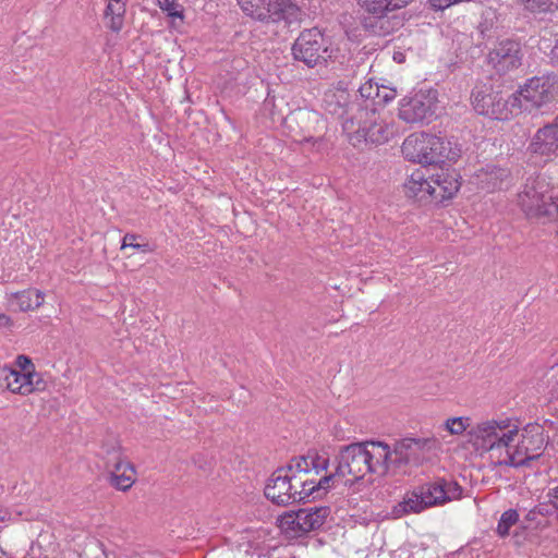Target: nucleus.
Instances as JSON below:
<instances>
[{
	"mask_svg": "<svg viewBox=\"0 0 558 558\" xmlns=\"http://www.w3.org/2000/svg\"><path fill=\"white\" fill-rule=\"evenodd\" d=\"M558 90L555 76H535L530 78L517 93L511 95L514 112L539 108L550 102Z\"/></svg>",
	"mask_w": 558,
	"mask_h": 558,
	"instance_id": "0eeeda50",
	"label": "nucleus"
},
{
	"mask_svg": "<svg viewBox=\"0 0 558 558\" xmlns=\"http://www.w3.org/2000/svg\"><path fill=\"white\" fill-rule=\"evenodd\" d=\"M551 58L558 61V38L556 39L555 46L551 49Z\"/></svg>",
	"mask_w": 558,
	"mask_h": 558,
	"instance_id": "79ce46f5",
	"label": "nucleus"
},
{
	"mask_svg": "<svg viewBox=\"0 0 558 558\" xmlns=\"http://www.w3.org/2000/svg\"><path fill=\"white\" fill-rule=\"evenodd\" d=\"M15 300L21 312L34 311L40 307L45 300V294L40 290L27 289L11 295Z\"/></svg>",
	"mask_w": 558,
	"mask_h": 558,
	"instance_id": "cd10ccee",
	"label": "nucleus"
},
{
	"mask_svg": "<svg viewBox=\"0 0 558 558\" xmlns=\"http://www.w3.org/2000/svg\"><path fill=\"white\" fill-rule=\"evenodd\" d=\"M509 178V171L496 166H487L476 173L477 182L482 189L495 191L501 189L504 182Z\"/></svg>",
	"mask_w": 558,
	"mask_h": 558,
	"instance_id": "393cba45",
	"label": "nucleus"
},
{
	"mask_svg": "<svg viewBox=\"0 0 558 558\" xmlns=\"http://www.w3.org/2000/svg\"><path fill=\"white\" fill-rule=\"evenodd\" d=\"M243 12L263 22H284L287 26L302 20L300 8L291 0H238Z\"/></svg>",
	"mask_w": 558,
	"mask_h": 558,
	"instance_id": "423d86ee",
	"label": "nucleus"
},
{
	"mask_svg": "<svg viewBox=\"0 0 558 558\" xmlns=\"http://www.w3.org/2000/svg\"><path fill=\"white\" fill-rule=\"evenodd\" d=\"M326 51L324 35L317 28L303 31L292 46L294 59L308 68L315 66Z\"/></svg>",
	"mask_w": 558,
	"mask_h": 558,
	"instance_id": "2eb2a0df",
	"label": "nucleus"
},
{
	"mask_svg": "<svg viewBox=\"0 0 558 558\" xmlns=\"http://www.w3.org/2000/svg\"><path fill=\"white\" fill-rule=\"evenodd\" d=\"M433 187L435 190V202L440 203L451 198L460 189V182L454 173L440 169L439 172L432 174Z\"/></svg>",
	"mask_w": 558,
	"mask_h": 558,
	"instance_id": "5701e85b",
	"label": "nucleus"
},
{
	"mask_svg": "<svg viewBox=\"0 0 558 558\" xmlns=\"http://www.w3.org/2000/svg\"><path fill=\"white\" fill-rule=\"evenodd\" d=\"M107 468L110 470V484L119 490H128L136 481L134 465L122 457L121 448L117 440L106 449Z\"/></svg>",
	"mask_w": 558,
	"mask_h": 558,
	"instance_id": "4468645a",
	"label": "nucleus"
},
{
	"mask_svg": "<svg viewBox=\"0 0 558 558\" xmlns=\"http://www.w3.org/2000/svg\"><path fill=\"white\" fill-rule=\"evenodd\" d=\"M299 510L295 512H289L281 517L280 519V526L281 529L286 531H291L295 534H302L301 533V521H299Z\"/></svg>",
	"mask_w": 558,
	"mask_h": 558,
	"instance_id": "f704fd0d",
	"label": "nucleus"
},
{
	"mask_svg": "<svg viewBox=\"0 0 558 558\" xmlns=\"http://www.w3.org/2000/svg\"><path fill=\"white\" fill-rule=\"evenodd\" d=\"M471 417L469 416H457L449 417L444 423V428L453 436H460L472 427Z\"/></svg>",
	"mask_w": 558,
	"mask_h": 558,
	"instance_id": "2f4dec72",
	"label": "nucleus"
},
{
	"mask_svg": "<svg viewBox=\"0 0 558 558\" xmlns=\"http://www.w3.org/2000/svg\"><path fill=\"white\" fill-rule=\"evenodd\" d=\"M529 150L546 158L558 156V116L533 135Z\"/></svg>",
	"mask_w": 558,
	"mask_h": 558,
	"instance_id": "a211bd4d",
	"label": "nucleus"
},
{
	"mask_svg": "<svg viewBox=\"0 0 558 558\" xmlns=\"http://www.w3.org/2000/svg\"><path fill=\"white\" fill-rule=\"evenodd\" d=\"M487 62L499 74L518 69L522 63L520 44L514 40H502L487 54Z\"/></svg>",
	"mask_w": 558,
	"mask_h": 558,
	"instance_id": "dca6fc26",
	"label": "nucleus"
},
{
	"mask_svg": "<svg viewBox=\"0 0 558 558\" xmlns=\"http://www.w3.org/2000/svg\"><path fill=\"white\" fill-rule=\"evenodd\" d=\"M316 131L317 130L314 131V133H313L314 135H315ZM313 140H315V142H318V141H320V137H317V138L314 137Z\"/></svg>",
	"mask_w": 558,
	"mask_h": 558,
	"instance_id": "c03bdc74",
	"label": "nucleus"
},
{
	"mask_svg": "<svg viewBox=\"0 0 558 558\" xmlns=\"http://www.w3.org/2000/svg\"><path fill=\"white\" fill-rule=\"evenodd\" d=\"M329 457L326 453L308 451L304 456L294 457L284 465V472L291 477V493L295 502L302 501L320 490H327L333 483V476L317 478L320 472L326 471Z\"/></svg>",
	"mask_w": 558,
	"mask_h": 558,
	"instance_id": "f257e3e1",
	"label": "nucleus"
},
{
	"mask_svg": "<svg viewBox=\"0 0 558 558\" xmlns=\"http://www.w3.org/2000/svg\"><path fill=\"white\" fill-rule=\"evenodd\" d=\"M544 429L538 424H530L513 442L506 447V457L499 461V464L514 468L529 465L531 461L537 460L545 448Z\"/></svg>",
	"mask_w": 558,
	"mask_h": 558,
	"instance_id": "39448f33",
	"label": "nucleus"
},
{
	"mask_svg": "<svg viewBox=\"0 0 558 558\" xmlns=\"http://www.w3.org/2000/svg\"><path fill=\"white\" fill-rule=\"evenodd\" d=\"M424 498L420 494L418 489L408 493L402 502L395 507L393 513L397 517H401L408 513H420L425 510L427 505L424 502Z\"/></svg>",
	"mask_w": 558,
	"mask_h": 558,
	"instance_id": "c85d7f7f",
	"label": "nucleus"
},
{
	"mask_svg": "<svg viewBox=\"0 0 558 558\" xmlns=\"http://www.w3.org/2000/svg\"><path fill=\"white\" fill-rule=\"evenodd\" d=\"M430 175L426 169L414 170L403 185L405 195L418 202L435 201Z\"/></svg>",
	"mask_w": 558,
	"mask_h": 558,
	"instance_id": "412c9836",
	"label": "nucleus"
},
{
	"mask_svg": "<svg viewBox=\"0 0 558 558\" xmlns=\"http://www.w3.org/2000/svg\"><path fill=\"white\" fill-rule=\"evenodd\" d=\"M126 4L123 0H109L105 10V16L110 17L108 27L113 32H119L123 27Z\"/></svg>",
	"mask_w": 558,
	"mask_h": 558,
	"instance_id": "c756f323",
	"label": "nucleus"
},
{
	"mask_svg": "<svg viewBox=\"0 0 558 558\" xmlns=\"http://www.w3.org/2000/svg\"><path fill=\"white\" fill-rule=\"evenodd\" d=\"M466 437L475 451L484 453L509 447L518 437V427L509 420H487L472 426Z\"/></svg>",
	"mask_w": 558,
	"mask_h": 558,
	"instance_id": "20e7f679",
	"label": "nucleus"
},
{
	"mask_svg": "<svg viewBox=\"0 0 558 558\" xmlns=\"http://www.w3.org/2000/svg\"><path fill=\"white\" fill-rule=\"evenodd\" d=\"M437 92L418 90L400 101L399 118L407 123H422L435 116Z\"/></svg>",
	"mask_w": 558,
	"mask_h": 558,
	"instance_id": "ddd939ff",
	"label": "nucleus"
},
{
	"mask_svg": "<svg viewBox=\"0 0 558 558\" xmlns=\"http://www.w3.org/2000/svg\"><path fill=\"white\" fill-rule=\"evenodd\" d=\"M16 365L21 368V374H26L35 371L32 360L26 355H19L16 357Z\"/></svg>",
	"mask_w": 558,
	"mask_h": 558,
	"instance_id": "58836bf2",
	"label": "nucleus"
},
{
	"mask_svg": "<svg viewBox=\"0 0 558 558\" xmlns=\"http://www.w3.org/2000/svg\"><path fill=\"white\" fill-rule=\"evenodd\" d=\"M412 0H360L364 11L363 28L375 36H387L403 26L404 17L400 12Z\"/></svg>",
	"mask_w": 558,
	"mask_h": 558,
	"instance_id": "f03ea898",
	"label": "nucleus"
},
{
	"mask_svg": "<svg viewBox=\"0 0 558 558\" xmlns=\"http://www.w3.org/2000/svg\"><path fill=\"white\" fill-rule=\"evenodd\" d=\"M439 445V440L435 437H407L396 441L393 445V471L397 472L409 464L420 465L425 459V453L437 449Z\"/></svg>",
	"mask_w": 558,
	"mask_h": 558,
	"instance_id": "f8f14e48",
	"label": "nucleus"
},
{
	"mask_svg": "<svg viewBox=\"0 0 558 558\" xmlns=\"http://www.w3.org/2000/svg\"><path fill=\"white\" fill-rule=\"evenodd\" d=\"M330 514L328 507H310L299 509V521H301V533L305 534L323 526Z\"/></svg>",
	"mask_w": 558,
	"mask_h": 558,
	"instance_id": "b1692460",
	"label": "nucleus"
},
{
	"mask_svg": "<svg viewBox=\"0 0 558 558\" xmlns=\"http://www.w3.org/2000/svg\"><path fill=\"white\" fill-rule=\"evenodd\" d=\"M29 373L21 374V372L16 369L4 366L0 368V386L5 387L13 393L27 396L26 390H24V388Z\"/></svg>",
	"mask_w": 558,
	"mask_h": 558,
	"instance_id": "bb28decb",
	"label": "nucleus"
},
{
	"mask_svg": "<svg viewBox=\"0 0 558 558\" xmlns=\"http://www.w3.org/2000/svg\"><path fill=\"white\" fill-rule=\"evenodd\" d=\"M519 521V513L514 509H509L501 514L497 525V533L505 537L509 534V530Z\"/></svg>",
	"mask_w": 558,
	"mask_h": 558,
	"instance_id": "473e14b6",
	"label": "nucleus"
},
{
	"mask_svg": "<svg viewBox=\"0 0 558 558\" xmlns=\"http://www.w3.org/2000/svg\"><path fill=\"white\" fill-rule=\"evenodd\" d=\"M518 203L527 217L551 215L553 208L557 210L558 201L548 195V185L544 179L536 178L529 181L518 195Z\"/></svg>",
	"mask_w": 558,
	"mask_h": 558,
	"instance_id": "9b49d317",
	"label": "nucleus"
},
{
	"mask_svg": "<svg viewBox=\"0 0 558 558\" xmlns=\"http://www.w3.org/2000/svg\"><path fill=\"white\" fill-rule=\"evenodd\" d=\"M523 9L533 14L553 13L558 9L556 0H518Z\"/></svg>",
	"mask_w": 558,
	"mask_h": 558,
	"instance_id": "7c9ffc66",
	"label": "nucleus"
},
{
	"mask_svg": "<svg viewBox=\"0 0 558 558\" xmlns=\"http://www.w3.org/2000/svg\"><path fill=\"white\" fill-rule=\"evenodd\" d=\"M360 118H365L363 125L354 130L353 119H347L342 128L348 134L350 143L354 147L361 148L367 144H383L388 141L391 131L388 124L381 120L375 111H360Z\"/></svg>",
	"mask_w": 558,
	"mask_h": 558,
	"instance_id": "1a4fd4ad",
	"label": "nucleus"
},
{
	"mask_svg": "<svg viewBox=\"0 0 558 558\" xmlns=\"http://www.w3.org/2000/svg\"><path fill=\"white\" fill-rule=\"evenodd\" d=\"M416 488L428 508L459 499L462 495V488L457 482L446 481L445 478L423 484Z\"/></svg>",
	"mask_w": 558,
	"mask_h": 558,
	"instance_id": "f3484780",
	"label": "nucleus"
},
{
	"mask_svg": "<svg viewBox=\"0 0 558 558\" xmlns=\"http://www.w3.org/2000/svg\"><path fill=\"white\" fill-rule=\"evenodd\" d=\"M367 462L371 464V473L380 475L387 474L390 470L393 471L392 460L395 458L393 449L380 441L367 442Z\"/></svg>",
	"mask_w": 558,
	"mask_h": 558,
	"instance_id": "4be33fe9",
	"label": "nucleus"
},
{
	"mask_svg": "<svg viewBox=\"0 0 558 558\" xmlns=\"http://www.w3.org/2000/svg\"><path fill=\"white\" fill-rule=\"evenodd\" d=\"M157 4L168 16L183 20V7L175 0H157Z\"/></svg>",
	"mask_w": 558,
	"mask_h": 558,
	"instance_id": "c9c22d12",
	"label": "nucleus"
},
{
	"mask_svg": "<svg viewBox=\"0 0 558 558\" xmlns=\"http://www.w3.org/2000/svg\"><path fill=\"white\" fill-rule=\"evenodd\" d=\"M13 326V320L10 316L4 313H0V327L11 328Z\"/></svg>",
	"mask_w": 558,
	"mask_h": 558,
	"instance_id": "ea45409f",
	"label": "nucleus"
},
{
	"mask_svg": "<svg viewBox=\"0 0 558 558\" xmlns=\"http://www.w3.org/2000/svg\"><path fill=\"white\" fill-rule=\"evenodd\" d=\"M290 122L300 125L304 133L299 141L311 142L314 138V131L317 125L323 123V120L317 112L300 110L290 117Z\"/></svg>",
	"mask_w": 558,
	"mask_h": 558,
	"instance_id": "a878e982",
	"label": "nucleus"
},
{
	"mask_svg": "<svg viewBox=\"0 0 558 558\" xmlns=\"http://www.w3.org/2000/svg\"><path fill=\"white\" fill-rule=\"evenodd\" d=\"M140 238H141L140 234L126 233L122 239L121 250H125L126 247H132V248L140 250L143 253H151L155 251V247L151 246L148 242L137 243L136 241Z\"/></svg>",
	"mask_w": 558,
	"mask_h": 558,
	"instance_id": "72a5a7b5",
	"label": "nucleus"
},
{
	"mask_svg": "<svg viewBox=\"0 0 558 558\" xmlns=\"http://www.w3.org/2000/svg\"><path fill=\"white\" fill-rule=\"evenodd\" d=\"M316 131L317 130L314 131V133H313L314 135H315ZM313 140H315V142H318V141H320V137H317V138L314 137Z\"/></svg>",
	"mask_w": 558,
	"mask_h": 558,
	"instance_id": "37998d69",
	"label": "nucleus"
},
{
	"mask_svg": "<svg viewBox=\"0 0 558 558\" xmlns=\"http://www.w3.org/2000/svg\"><path fill=\"white\" fill-rule=\"evenodd\" d=\"M367 457V442H354L344 446L337 456L336 472L328 476H333V480L337 477L343 478L345 485H352L371 473Z\"/></svg>",
	"mask_w": 558,
	"mask_h": 558,
	"instance_id": "6e6552de",
	"label": "nucleus"
},
{
	"mask_svg": "<svg viewBox=\"0 0 558 558\" xmlns=\"http://www.w3.org/2000/svg\"><path fill=\"white\" fill-rule=\"evenodd\" d=\"M291 477L284 472V466L278 468L265 486V496L271 502L287 506L295 502V496L291 493Z\"/></svg>",
	"mask_w": 558,
	"mask_h": 558,
	"instance_id": "6ab92c4d",
	"label": "nucleus"
},
{
	"mask_svg": "<svg viewBox=\"0 0 558 558\" xmlns=\"http://www.w3.org/2000/svg\"><path fill=\"white\" fill-rule=\"evenodd\" d=\"M471 100L478 114L492 119L508 120L514 113L511 95L506 99L501 92L494 90L488 84L476 85L472 90Z\"/></svg>",
	"mask_w": 558,
	"mask_h": 558,
	"instance_id": "9d476101",
	"label": "nucleus"
},
{
	"mask_svg": "<svg viewBox=\"0 0 558 558\" xmlns=\"http://www.w3.org/2000/svg\"><path fill=\"white\" fill-rule=\"evenodd\" d=\"M401 150L405 159L424 166L438 165L446 159L453 160L457 156L451 151L448 141L425 132L409 135Z\"/></svg>",
	"mask_w": 558,
	"mask_h": 558,
	"instance_id": "7ed1b4c3",
	"label": "nucleus"
},
{
	"mask_svg": "<svg viewBox=\"0 0 558 558\" xmlns=\"http://www.w3.org/2000/svg\"><path fill=\"white\" fill-rule=\"evenodd\" d=\"M397 96V90L387 86H377L375 97L378 98V102L388 104Z\"/></svg>",
	"mask_w": 558,
	"mask_h": 558,
	"instance_id": "4c0bfd02",
	"label": "nucleus"
},
{
	"mask_svg": "<svg viewBox=\"0 0 558 558\" xmlns=\"http://www.w3.org/2000/svg\"><path fill=\"white\" fill-rule=\"evenodd\" d=\"M47 387L46 381L43 379V376L39 373L31 372L28 378L26 379V385L24 390H26V395H29L34 391H44Z\"/></svg>",
	"mask_w": 558,
	"mask_h": 558,
	"instance_id": "e433bc0d",
	"label": "nucleus"
},
{
	"mask_svg": "<svg viewBox=\"0 0 558 558\" xmlns=\"http://www.w3.org/2000/svg\"><path fill=\"white\" fill-rule=\"evenodd\" d=\"M372 89H373V86L369 84L368 86H361L360 88V93L363 97H366V98H372L374 97L372 95Z\"/></svg>",
	"mask_w": 558,
	"mask_h": 558,
	"instance_id": "a19ab883",
	"label": "nucleus"
},
{
	"mask_svg": "<svg viewBox=\"0 0 558 558\" xmlns=\"http://www.w3.org/2000/svg\"><path fill=\"white\" fill-rule=\"evenodd\" d=\"M323 107L328 113L339 119H343L354 107L351 95L342 82L325 92Z\"/></svg>",
	"mask_w": 558,
	"mask_h": 558,
	"instance_id": "aec40b11",
	"label": "nucleus"
}]
</instances>
